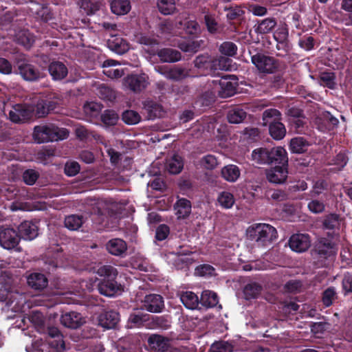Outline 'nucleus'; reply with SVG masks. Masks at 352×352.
Instances as JSON below:
<instances>
[{
	"label": "nucleus",
	"instance_id": "1",
	"mask_svg": "<svg viewBox=\"0 0 352 352\" xmlns=\"http://www.w3.org/2000/svg\"><path fill=\"white\" fill-rule=\"evenodd\" d=\"M252 159L258 164H269L273 166L277 163H286L287 155L283 147L272 148H258L252 153Z\"/></svg>",
	"mask_w": 352,
	"mask_h": 352
},
{
	"label": "nucleus",
	"instance_id": "2",
	"mask_svg": "<svg viewBox=\"0 0 352 352\" xmlns=\"http://www.w3.org/2000/svg\"><path fill=\"white\" fill-rule=\"evenodd\" d=\"M69 134L68 129L50 124L34 126L32 136L37 143H43L67 139Z\"/></svg>",
	"mask_w": 352,
	"mask_h": 352
},
{
	"label": "nucleus",
	"instance_id": "3",
	"mask_svg": "<svg viewBox=\"0 0 352 352\" xmlns=\"http://www.w3.org/2000/svg\"><path fill=\"white\" fill-rule=\"evenodd\" d=\"M247 232L249 239L254 241L258 246H267L278 237L276 228L267 223L254 224Z\"/></svg>",
	"mask_w": 352,
	"mask_h": 352
},
{
	"label": "nucleus",
	"instance_id": "4",
	"mask_svg": "<svg viewBox=\"0 0 352 352\" xmlns=\"http://www.w3.org/2000/svg\"><path fill=\"white\" fill-rule=\"evenodd\" d=\"M252 63L261 74H272L280 69V62L263 52H250Z\"/></svg>",
	"mask_w": 352,
	"mask_h": 352
},
{
	"label": "nucleus",
	"instance_id": "5",
	"mask_svg": "<svg viewBox=\"0 0 352 352\" xmlns=\"http://www.w3.org/2000/svg\"><path fill=\"white\" fill-rule=\"evenodd\" d=\"M19 242L20 236L14 229L3 226L0 228V245L3 248L21 252L22 248L19 246Z\"/></svg>",
	"mask_w": 352,
	"mask_h": 352
},
{
	"label": "nucleus",
	"instance_id": "6",
	"mask_svg": "<svg viewBox=\"0 0 352 352\" xmlns=\"http://www.w3.org/2000/svg\"><path fill=\"white\" fill-rule=\"evenodd\" d=\"M155 70L166 78L173 81H181L189 76V69L180 65H158Z\"/></svg>",
	"mask_w": 352,
	"mask_h": 352
},
{
	"label": "nucleus",
	"instance_id": "7",
	"mask_svg": "<svg viewBox=\"0 0 352 352\" xmlns=\"http://www.w3.org/2000/svg\"><path fill=\"white\" fill-rule=\"evenodd\" d=\"M342 221L340 215L336 213H330L324 217L322 229L326 231L327 236L333 240H340Z\"/></svg>",
	"mask_w": 352,
	"mask_h": 352
},
{
	"label": "nucleus",
	"instance_id": "8",
	"mask_svg": "<svg viewBox=\"0 0 352 352\" xmlns=\"http://www.w3.org/2000/svg\"><path fill=\"white\" fill-rule=\"evenodd\" d=\"M328 236L321 237L316 242L314 250L318 258L327 259L336 253V242Z\"/></svg>",
	"mask_w": 352,
	"mask_h": 352
},
{
	"label": "nucleus",
	"instance_id": "9",
	"mask_svg": "<svg viewBox=\"0 0 352 352\" xmlns=\"http://www.w3.org/2000/svg\"><path fill=\"white\" fill-rule=\"evenodd\" d=\"M288 161L286 163H277L266 170L267 180L270 183L283 184L284 183L288 175L287 170Z\"/></svg>",
	"mask_w": 352,
	"mask_h": 352
},
{
	"label": "nucleus",
	"instance_id": "10",
	"mask_svg": "<svg viewBox=\"0 0 352 352\" xmlns=\"http://www.w3.org/2000/svg\"><path fill=\"white\" fill-rule=\"evenodd\" d=\"M143 309L151 313H160L164 309V298L160 294L146 295L142 301Z\"/></svg>",
	"mask_w": 352,
	"mask_h": 352
},
{
	"label": "nucleus",
	"instance_id": "11",
	"mask_svg": "<svg viewBox=\"0 0 352 352\" xmlns=\"http://www.w3.org/2000/svg\"><path fill=\"white\" fill-rule=\"evenodd\" d=\"M58 104V99L55 97L40 99L35 106L36 115L39 118L45 117L54 112Z\"/></svg>",
	"mask_w": 352,
	"mask_h": 352
},
{
	"label": "nucleus",
	"instance_id": "12",
	"mask_svg": "<svg viewBox=\"0 0 352 352\" xmlns=\"http://www.w3.org/2000/svg\"><path fill=\"white\" fill-rule=\"evenodd\" d=\"M18 234L20 240L32 241L38 235V228L36 223L31 221H24L18 226Z\"/></svg>",
	"mask_w": 352,
	"mask_h": 352
},
{
	"label": "nucleus",
	"instance_id": "13",
	"mask_svg": "<svg viewBox=\"0 0 352 352\" xmlns=\"http://www.w3.org/2000/svg\"><path fill=\"white\" fill-rule=\"evenodd\" d=\"M290 248L296 252H303L309 249L311 241L309 234H295L289 240Z\"/></svg>",
	"mask_w": 352,
	"mask_h": 352
},
{
	"label": "nucleus",
	"instance_id": "14",
	"mask_svg": "<svg viewBox=\"0 0 352 352\" xmlns=\"http://www.w3.org/2000/svg\"><path fill=\"white\" fill-rule=\"evenodd\" d=\"M98 324L102 327L111 329H114L120 321V314L114 310H106L98 316Z\"/></svg>",
	"mask_w": 352,
	"mask_h": 352
},
{
	"label": "nucleus",
	"instance_id": "15",
	"mask_svg": "<svg viewBox=\"0 0 352 352\" xmlns=\"http://www.w3.org/2000/svg\"><path fill=\"white\" fill-rule=\"evenodd\" d=\"M60 323L67 328L76 329L85 323V319L80 313L69 311L61 315Z\"/></svg>",
	"mask_w": 352,
	"mask_h": 352
},
{
	"label": "nucleus",
	"instance_id": "16",
	"mask_svg": "<svg viewBox=\"0 0 352 352\" xmlns=\"http://www.w3.org/2000/svg\"><path fill=\"white\" fill-rule=\"evenodd\" d=\"M18 71L26 81H36L41 78L39 70L33 65L22 62L18 63Z\"/></svg>",
	"mask_w": 352,
	"mask_h": 352
},
{
	"label": "nucleus",
	"instance_id": "17",
	"mask_svg": "<svg viewBox=\"0 0 352 352\" xmlns=\"http://www.w3.org/2000/svg\"><path fill=\"white\" fill-rule=\"evenodd\" d=\"M32 116V111L22 104H17L9 112V119L14 123L25 122Z\"/></svg>",
	"mask_w": 352,
	"mask_h": 352
},
{
	"label": "nucleus",
	"instance_id": "18",
	"mask_svg": "<svg viewBox=\"0 0 352 352\" xmlns=\"http://www.w3.org/2000/svg\"><path fill=\"white\" fill-rule=\"evenodd\" d=\"M28 285L33 290L41 292L48 285L46 276L40 272H32L27 276Z\"/></svg>",
	"mask_w": 352,
	"mask_h": 352
},
{
	"label": "nucleus",
	"instance_id": "19",
	"mask_svg": "<svg viewBox=\"0 0 352 352\" xmlns=\"http://www.w3.org/2000/svg\"><path fill=\"white\" fill-rule=\"evenodd\" d=\"M146 77L142 75L131 74L124 79V85L133 92H140L147 86Z\"/></svg>",
	"mask_w": 352,
	"mask_h": 352
},
{
	"label": "nucleus",
	"instance_id": "20",
	"mask_svg": "<svg viewBox=\"0 0 352 352\" xmlns=\"http://www.w3.org/2000/svg\"><path fill=\"white\" fill-rule=\"evenodd\" d=\"M193 63L195 67L205 74H214V58L211 57L208 54L197 56Z\"/></svg>",
	"mask_w": 352,
	"mask_h": 352
},
{
	"label": "nucleus",
	"instance_id": "21",
	"mask_svg": "<svg viewBox=\"0 0 352 352\" xmlns=\"http://www.w3.org/2000/svg\"><path fill=\"white\" fill-rule=\"evenodd\" d=\"M44 333H47L50 338L54 339L52 341H48L51 347L54 348L58 351L64 350L65 349L63 336L57 327H45V331Z\"/></svg>",
	"mask_w": 352,
	"mask_h": 352
},
{
	"label": "nucleus",
	"instance_id": "22",
	"mask_svg": "<svg viewBox=\"0 0 352 352\" xmlns=\"http://www.w3.org/2000/svg\"><path fill=\"white\" fill-rule=\"evenodd\" d=\"M106 248L111 254L124 257L127 250V244L121 239H112L107 243Z\"/></svg>",
	"mask_w": 352,
	"mask_h": 352
},
{
	"label": "nucleus",
	"instance_id": "23",
	"mask_svg": "<svg viewBox=\"0 0 352 352\" xmlns=\"http://www.w3.org/2000/svg\"><path fill=\"white\" fill-rule=\"evenodd\" d=\"M115 279H103L101 280L98 285L99 293L109 297L115 296L120 289V285H118Z\"/></svg>",
	"mask_w": 352,
	"mask_h": 352
},
{
	"label": "nucleus",
	"instance_id": "24",
	"mask_svg": "<svg viewBox=\"0 0 352 352\" xmlns=\"http://www.w3.org/2000/svg\"><path fill=\"white\" fill-rule=\"evenodd\" d=\"M151 320V315L144 313L142 310L135 309L131 313L128 318V323L131 327L140 328L147 325Z\"/></svg>",
	"mask_w": 352,
	"mask_h": 352
},
{
	"label": "nucleus",
	"instance_id": "25",
	"mask_svg": "<svg viewBox=\"0 0 352 352\" xmlns=\"http://www.w3.org/2000/svg\"><path fill=\"white\" fill-rule=\"evenodd\" d=\"M175 214L179 219H186L191 213V202L186 198H178L173 206Z\"/></svg>",
	"mask_w": 352,
	"mask_h": 352
},
{
	"label": "nucleus",
	"instance_id": "26",
	"mask_svg": "<svg viewBox=\"0 0 352 352\" xmlns=\"http://www.w3.org/2000/svg\"><path fill=\"white\" fill-rule=\"evenodd\" d=\"M48 71L54 80H61L68 74L67 67L60 61H52L48 66Z\"/></svg>",
	"mask_w": 352,
	"mask_h": 352
},
{
	"label": "nucleus",
	"instance_id": "27",
	"mask_svg": "<svg viewBox=\"0 0 352 352\" xmlns=\"http://www.w3.org/2000/svg\"><path fill=\"white\" fill-rule=\"evenodd\" d=\"M148 344L153 350L165 352L169 346V340L161 335L152 334L148 338Z\"/></svg>",
	"mask_w": 352,
	"mask_h": 352
},
{
	"label": "nucleus",
	"instance_id": "28",
	"mask_svg": "<svg viewBox=\"0 0 352 352\" xmlns=\"http://www.w3.org/2000/svg\"><path fill=\"white\" fill-rule=\"evenodd\" d=\"M143 109L147 113L148 120L160 118L164 113L162 105L151 100H146L143 102Z\"/></svg>",
	"mask_w": 352,
	"mask_h": 352
},
{
	"label": "nucleus",
	"instance_id": "29",
	"mask_svg": "<svg viewBox=\"0 0 352 352\" xmlns=\"http://www.w3.org/2000/svg\"><path fill=\"white\" fill-rule=\"evenodd\" d=\"M33 6L34 7L30 9L31 12L35 14L36 19L45 23L53 19V13L48 6L38 3H34Z\"/></svg>",
	"mask_w": 352,
	"mask_h": 352
},
{
	"label": "nucleus",
	"instance_id": "30",
	"mask_svg": "<svg viewBox=\"0 0 352 352\" xmlns=\"http://www.w3.org/2000/svg\"><path fill=\"white\" fill-rule=\"evenodd\" d=\"M155 54L164 63H175L181 60L182 54L176 50L172 48H163L157 50Z\"/></svg>",
	"mask_w": 352,
	"mask_h": 352
},
{
	"label": "nucleus",
	"instance_id": "31",
	"mask_svg": "<svg viewBox=\"0 0 352 352\" xmlns=\"http://www.w3.org/2000/svg\"><path fill=\"white\" fill-rule=\"evenodd\" d=\"M108 47L113 52L123 54L129 50L128 43L124 38L118 36H112L107 41Z\"/></svg>",
	"mask_w": 352,
	"mask_h": 352
},
{
	"label": "nucleus",
	"instance_id": "32",
	"mask_svg": "<svg viewBox=\"0 0 352 352\" xmlns=\"http://www.w3.org/2000/svg\"><path fill=\"white\" fill-rule=\"evenodd\" d=\"M276 50H278L276 56L284 58L287 63H291L296 60L295 54L290 52L292 47L289 41L277 42Z\"/></svg>",
	"mask_w": 352,
	"mask_h": 352
},
{
	"label": "nucleus",
	"instance_id": "33",
	"mask_svg": "<svg viewBox=\"0 0 352 352\" xmlns=\"http://www.w3.org/2000/svg\"><path fill=\"white\" fill-rule=\"evenodd\" d=\"M221 175L229 182H235L241 175V170L236 165L228 164L222 168Z\"/></svg>",
	"mask_w": 352,
	"mask_h": 352
},
{
	"label": "nucleus",
	"instance_id": "34",
	"mask_svg": "<svg viewBox=\"0 0 352 352\" xmlns=\"http://www.w3.org/2000/svg\"><path fill=\"white\" fill-rule=\"evenodd\" d=\"M184 167L182 157L178 154H174L170 159L166 160V168L171 174L179 173Z\"/></svg>",
	"mask_w": 352,
	"mask_h": 352
},
{
	"label": "nucleus",
	"instance_id": "35",
	"mask_svg": "<svg viewBox=\"0 0 352 352\" xmlns=\"http://www.w3.org/2000/svg\"><path fill=\"white\" fill-rule=\"evenodd\" d=\"M310 146L309 142L303 137H295L290 140L289 149L294 153H303Z\"/></svg>",
	"mask_w": 352,
	"mask_h": 352
},
{
	"label": "nucleus",
	"instance_id": "36",
	"mask_svg": "<svg viewBox=\"0 0 352 352\" xmlns=\"http://www.w3.org/2000/svg\"><path fill=\"white\" fill-rule=\"evenodd\" d=\"M14 41L27 49H30L34 43L33 34L28 30H21L16 33Z\"/></svg>",
	"mask_w": 352,
	"mask_h": 352
},
{
	"label": "nucleus",
	"instance_id": "37",
	"mask_svg": "<svg viewBox=\"0 0 352 352\" xmlns=\"http://www.w3.org/2000/svg\"><path fill=\"white\" fill-rule=\"evenodd\" d=\"M199 303L206 308H212L219 303L217 294L210 290H204L201 295Z\"/></svg>",
	"mask_w": 352,
	"mask_h": 352
},
{
	"label": "nucleus",
	"instance_id": "38",
	"mask_svg": "<svg viewBox=\"0 0 352 352\" xmlns=\"http://www.w3.org/2000/svg\"><path fill=\"white\" fill-rule=\"evenodd\" d=\"M180 300L183 305L189 309H196L199 303L198 296L192 292H183L180 294Z\"/></svg>",
	"mask_w": 352,
	"mask_h": 352
},
{
	"label": "nucleus",
	"instance_id": "39",
	"mask_svg": "<svg viewBox=\"0 0 352 352\" xmlns=\"http://www.w3.org/2000/svg\"><path fill=\"white\" fill-rule=\"evenodd\" d=\"M220 89L219 96L221 98H226L234 95L236 92V87L234 83L228 81L226 78L219 80Z\"/></svg>",
	"mask_w": 352,
	"mask_h": 352
},
{
	"label": "nucleus",
	"instance_id": "40",
	"mask_svg": "<svg viewBox=\"0 0 352 352\" xmlns=\"http://www.w3.org/2000/svg\"><path fill=\"white\" fill-rule=\"evenodd\" d=\"M247 112L239 107H236L228 111L227 119L230 123L239 124L243 122L247 117Z\"/></svg>",
	"mask_w": 352,
	"mask_h": 352
},
{
	"label": "nucleus",
	"instance_id": "41",
	"mask_svg": "<svg viewBox=\"0 0 352 352\" xmlns=\"http://www.w3.org/2000/svg\"><path fill=\"white\" fill-rule=\"evenodd\" d=\"M269 133L273 139L280 140L285 136L286 129L282 122L274 120L269 124Z\"/></svg>",
	"mask_w": 352,
	"mask_h": 352
},
{
	"label": "nucleus",
	"instance_id": "42",
	"mask_svg": "<svg viewBox=\"0 0 352 352\" xmlns=\"http://www.w3.org/2000/svg\"><path fill=\"white\" fill-rule=\"evenodd\" d=\"M111 10L117 15L127 14L131 10V3L129 0H113L111 3Z\"/></svg>",
	"mask_w": 352,
	"mask_h": 352
},
{
	"label": "nucleus",
	"instance_id": "43",
	"mask_svg": "<svg viewBox=\"0 0 352 352\" xmlns=\"http://www.w3.org/2000/svg\"><path fill=\"white\" fill-rule=\"evenodd\" d=\"M262 289V286L258 283L251 282L248 283L243 289L245 299L251 300L256 298L261 294Z\"/></svg>",
	"mask_w": 352,
	"mask_h": 352
},
{
	"label": "nucleus",
	"instance_id": "44",
	"mask_svg": "<svg viewBox=\"0 0 352 352\" xmlns=\"http://www.w3.org/2000/svg\"><path fill=\"white\" fill-rule=\"evenodd\" d=\"M29 320L39 333L45 331V323L43 315L37 311H33L29 316Z\"/></svg>",
	"mask_w": 352,
	"mask_h": 352
},
{
	"label": "nucleus",
	"instance_id": "45",
	"mask_svg": "<svg viewBox=\"0 0 352 352\" xmlns=\"http://www.w3.org/2000/svg\"><path fill=\"white\" fill-rule=\"evenodd\" d=\"M277 25L276 19L274 17H268L258 22L256 31L260 34H267L273 30Z\"/></svg>",
	"mask_w": 352,
	"mask_h": 352
},
{
	"label": "nucleus",
	"instance_id": "46",
	"mask_svg": "<svg viewBox=\"0 0 352 352\" xmlns=\"http://www.w3.org/2000/svg\"><path fill=\"white\" fill-rule=\"evenodd\" d=\"M217 200L219 205L223 209L231 208L235 203L234 195L228 191L221 192L218 195Z\"/></svg>",
	"mask_w": 352,
	"mask_h": 352
},
{
	"label": "nucleus",
	"instance_id": "47",
	"mask_svg": "<svg viewBox=\"0 0 352 352\" xmlns=\"http://www.w3.org/2000/svg\"><path fill=\"white\" fill-rule=\"evenodd\" d=\"M65 226L70 230H78L84 223L82 215L72 214L65 217Z\"/></svg>",
	"mask_w": 352,
	"mask_h": 352
},
{
	"label": "nucleus",
	"instance_id": "48",
	"mask_svg": "<svg viewBox=\"0 0 352 352\" xmlns=\"http://www.w3.org/2000/svg\"><path fill=\"white\" fill-rule=\"evenodd\" d=\"M232 60L226 56H219L214 58V73L217 70H230L232 68Z\"/></svg>",
	"mask_w": 352,
	"mask_h": 352
},
{
	"label": "nucleus",
	"instance_id": "49",
	"mask_svg": "<svg viewBox=\"0 0 352 352\" xmlns=\"http://www.w3.org/2000/svg\"><path fill=\"white\" fill-rule=\"evenodd\" d=\"M202 13L205 14L204 19L208 31L210 34L217 33L219 32V25L216 21L214 14L206 11V9L203 10Z\"/></svg>",
	"mask_w": 352,
	"mask_h": 352
},
{
	"label": "nucleus",
	"instance_id": "50",
	"mask_svg": "<svg viewBox=\"0 0 352 352\" xmlns=\"http://www.w3.org/2000/svg\"><path fill=\"white\" fill-rule=\"evenodd\" d=\"M98 96L102 100L110 102H114L116 98V91L110 87L104 85H102L98 88Z\"/></svg>",
	"mask_w": 352,
	"mask_h": 352
},
{
	"label": "nucleus",
	"instance_id": "51",
	"mask_svg": "<svg viewBox=\"0 0 352 352\" xmlns=\"http://www.w3.org/2000/svg\"><path fill=\"white\" fill-rule=\"evenodd\" d=\"M96 273L100 276L104 277V279L116 278L118 276L117 269L110 265L98 266Z\"/></svg>",
	"mask_w": 352,
	"mask_h": 352
},
{
	"label": "nucleus",
	"instance_id": "52",
	"mask_svg": "<svg viewBox=\"0 0 352 352\" xmlns=\"http://www.w3.org/2000/svg\"><path fill=\"white\" fill-rule=\"evenodd\" d=\"M265 197L272 202L278 203L286 200L287 194L282 190L269 189L265 192Z\"/></svg>",
	"mask_w": 352,
	"mask_h": 352
},
{
	"label": "nucleus",
	"instance_id": "53",
	"mask_svg": "<svg viewBox=\"0 0 352 352\" xmlns=\"http://www.w3.org/2000/svg\"><path fill=\"white\" fill-rule=\"evenodd\" d=\"M237 45L231 41H224L219 47V52L228 57H234L237 54Z\"/></svg>",
	"mask_w": 352,
	"mask_h": 352
},
{
	"label": "nucleus",
	"instance_id": "54",
	"mask_svg": "<svg viewBox=\"0 0 352 352\" xmlns=\"http://www.w3.org/2000/svg\"><path fill=\"white\" fill-rule=\"evenodd\" d=\"M159 11L164 15L171 14L175 10V0H157Z\"/></svg>",
	"mask_w": 352,
	"mask_h": 352
},
{
	"label": "nucleus",
	"instance_id": "55",
	"mask_svg": "<svg viewBox=\"0 0 352 352\" xmlns=\"http://www.w3.org/2000/svg\"><path fill=\"white\" fill-rule=\"evenodd\" d=\"M135 40L137 43L146 45L148 47H154L159 44V41L153 36L148 35L146 33L139 32L135 35Z\"/></svg>",
	"mask_w": 352,
	"mask_h": 352
},
{
	"label": "nucleus",
	"instance_id": "56",
	"mask_svg": "<svg viewBox=\"0 0 352 352\" xmlns=\"http://www.w3.org/2000/svg\"><path fill=\"white\" fill-rule=\"evenodd\" d=\"M118 115L111 109H107L100 116L101 122L106 126L116 125L118 120Z\"/></svg>",
	"mask_w": 352,
	"mask_h": 352
},
{
	"label": "nucleus",
	"instance_id": "57",
	"mask_svg": "<svg viewBox=\"0 0 352 352\" xmlns=\"http://www.w3.org/2000/svg\"><path fill=\"white\" fill-rule=\"evenodd\" d=\"M122 120L126 124L133 125L140 122L141 116L135 111L126 110L122 114Z\"/></svg>",
	"mask_w": 352,
	"mask_h": 352
},
{
	"label": "nucleus",
	"instance_id": "58",
	"mask_svg": "<svg viewBox=\"0 0 352 352\" xmlns=\"http://www.w3.org/2000/svg\"><path fill=\"white\" fill-rule=\"evenodd\" d=\"M80 6L87 15H92L100 10V3L91 0H80Z\"/></svg>",
	"mask_w": 352,
	"mask_h": 352
},
{
	"label": "nucleus",
	"instance_id": "59",
	"mask_svg": "<svg viewBox=\"0 0 352 352\" xmlns=\"http://www.w3.org/2000/svg\"><path fill=\"white\" fill-rule=\"evenodd\" d=\"M280 113L276 109H268L264 111L263 113V124H270L274 120L279 121L280 120Z\"/></svg>",
	"mask_w": 352,
	"mask_h": 352
},
{
	"label": "nucleus",
	"instance_id": "60",
	"mask_svg": "<svg viewBox=\"0 0 352 352\" xmlns=\"http://www.w3.org/2000/svg\"><path fill=\"white\" fill-rule=\"evenodd\" d=\"M336 298V292L333 287H329L322 292V301L323 305L328 307H330Z\"/></svg>",
	"mask_w": 352,
	"mask_h": 352
},
{
	"label": "nucleus",
	"instance_id": "61",
	"mask_svg": "<svg viewBox=\"0 0 352 352\" xmlns=\"http://www.w3.org/2000/svg\"><path fill=\"white\" fill-rule=\"evenodd\" d=\"M335 80L336 75L333 72H323L320 76V80L323 85L331 89L335 88Z\"/></svg>",
	"mask_w": 352,
	"mask_h": 352
},
{
	"label": "nucleus",
	"instance_id": "62",
	"mask_svg": "<svg viewBox=\"0 0 352 352\" xmlns=\"http://www.w3.org/2000/svg\"><path fill=\"white\" fill-rule=\"evenodd\" d=\"M22 177L23 182L26 184L32 186L38 179L39 173L34 169H28L23 172Z\"/></svg>",
	"mask_w": 352,
	"mask_h": 352
},
{
	"label": "nucleus",
	"instance_id": "63",
	"mask_svg": "<svg viewBox=\"0 0 352 352\" xmlns=\"http://www.w3.org/2000/svg\"><path fill=\"white\" fill-rule=\"evenodd\" d=\"M80 170V166L77 162H67L65 164L64 173L67 176L74 177L76 175Z\"/></svg>",
	"mask_w": 352,
	"mask_h": 352
},
{
	"label": "nucleus",
	"instance_id": "64",
	"mask_svg": "<svg viewBox=\"0 0 352 352\" xmlns=\"http://www.w3.org/2000/svg\"><path fill=\"white\" fill-rule=\"evenodd\" d=\"M232 345L227 342H219L213 344L210 352H232Z\"/></svg>",
	"mask_w": 352,
	"mask_h": 352
}]
</instances>
